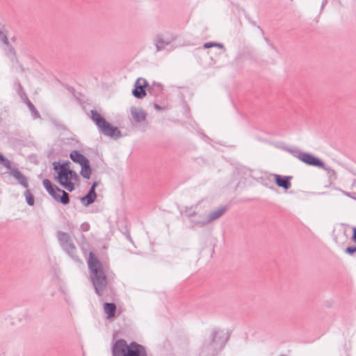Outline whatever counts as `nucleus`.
<instances>
[{
	"label": "nucleus",
	"instance_id": "nucleus-1",
	"mask_svg": "<svg viewBox=\"0 0 356 356\" xmlns=\"http://www.w3.org/2000/svg\"><path fill=\"white\" fill-rule=\"evenodd\" d=\"M70 165V161L54 162L53 167L57 174L55 180L67 191L72 192L75 188L79 177L76 172L72 170Z\"/></svg>",
	"mask_w": 356,
	"mask_h": 356
},
{
	"label": "nucleus",
	"instance_id": "nucleus-2",
	"mask_svg": "<svg viewBox=\"0 0 356 356\" xmlns=\"http://www.w3.org/2000/svg\"><path fill=\"white\" fill-rule=\"evenodd\" d=\"M88 265L95 292L98 296H102L107 286V277L101 263L92 252L89 254Z\"/></svg>",
	"mask_w": 356,
	"mask_h": 356
},
{
	"label": "nucleus",
	"instance_id": "nucleus-3",
	"mask_svg": "<svg viewBox=\"0 0 356 356\" xmlns=\"http://www.w3.org/2000/svg\"><path fill=\"white\" fill-rule=\"evenodd\" d=\"M113 356H147L143 346L135 342L127 344L123 339L118 340L113 347Z\"/></svg>",
	"mask_w": 356,
	"mask_h": 356
},
{
	"label": "nucleus",
	"instance_id": "nucleus-4",
	"mask_svg": "<svg viewBox=\"0 0 356 356\" xmlns=\"http://www.w3.org/2000/svg\"><path fill=\"white\" fill-rule=\"evenodd\" d=\"M285 150L308 165L318 167L327 172L332 170V169L330 167L326 166V165L320 159L311 153L302 152L297 147H286Z\"/></svg>",
	"mask_w": 356,
	"mask_h": 356
},
{
	"label": "nucleus",
	"instance_id": "nucleus-5",
	"mask_svg": "<svg viewBox=\"0 0 356 356\" xmlns=\"http://www.w3.org/2000/svg\"><path fill=\"white\" fill-rule=\"evenodd\" d=\"M91 118L104 135L114 139H118L121 137L122 134L118 128L107 122L105 118L97 111H91Z\"/></svg>",
	"mask_w": 356,
	"mask_h": 356
},
{
	"label": "nucleus",
	"instance_id": "nucleus-6",
	"mask_svg": "<svg viewBox=\"0 0 356 356\" xmlns=\"http://www.w3.org/2000/svg\"><path fill=\"white\" fill-rule=\"evenodd\" d=\"M43 186L48 193L58 202L63 204L69 203L68 194L58 186L53 185L49 179L43 180Z\"/></svg>",
	"mask_w": 356,
	"mask_h": 356
},
{
	"label": "nucleus",
	"instance_id": "nucleus-7",
	"mask_svg": "<svg viewBox=\"0 0 356 356\" xmlns=\"http://www.w3.org/2000/svg\"><path fill=\"white\" fill-rule=\"evenodd\" d=\"M147 86V82L143 79H137L135 84V89L133 90V95L137 98H142L146 95L145 88Z\"/></svg>",
	"mask_w": 356,
	"mask_h": 356
},
{
	"label": "nucleus",
	"instance_id": "nucleus-8",
	"mask_svg": "<svg viewBox=\"0 0 356 356\" xmlns=\"http://www.w3.org/2000/svg\"><path fill=\"white\" fill-rule=\"evenodd\" d=\"M291 177L282 176L279 175H275V182L279 186L282 187L285 190H288L291 188V184L290 179Z\"/></svg>",
	"mask_w": 356,
	"mask_h": 356
},
{
	"label": "nucleus",
	"instance_id": "nucleus-9",
	"mask_svg": "<svg viewBox=\"0 0 356 356\" xmlns=\"http://www.w3.org/2000/svg\"><path fill=\"white\" fill-rule=\"evenodd\" d=\"M131 114L133 119L138 122L144 121L146 118L145 112L139 107H132L131 108Z\"/></svg>",
	"mask_w": 356,
	"mask_h": 356
},
{
	"label": "nucleus",
	"instance_id": "nucleus-10",
	"mask_svg": "<svg viewBox=\"0 0 356 356\" xmlns=\"http://www.w3.org/2000/svg\"><path fill=\"white\" fill-rule=\"evenodd\" d=\"M70 159L75 163H79L80 165H86L88 163V159L80 154L78 151H72L70 155Z\"/></svg>",
	"mask_w": 356,
	"mask_h": 356
},
{
	"label": "nucleus",
	"instance_id": "nucleus-11",
	"mask_svg": "<svg viewBox=\"0 0 356 356\" xmlns=\"http://www.w3.org/2000/svg\"><path fill=\"white\" fill-rule=\"evenodd\" d=\"M226 210H227L226 207H220V208L217 209L216 210L211 212L207 216V222H210L213 220H215L219 218L220 216H222L225 213Z\"/></svg>",
	"mask_w": 356,
	"mask_h": 356
},
{
	"label": "nucleus",
	"instance_id": "nucleus-12",
	"mask_svg": "<svg viewBox=\"0 0 356 356\" xmlns=\"http://www.w3.org/2000/svg\"><path fill=\"white\" fill-rule=\"evenodd\" d=\"M116 305L114 303H104V310L108 319H113L115 316Z\"/></svg>",
	"mask_w": 356,
	"mask_h": 356
},
{
	"label": "nucleus",
	"instance_id": "nucleus-13",
	"mask_svg": "<svg viewBox=\"0 0 356 356\" xmlns=\"http://www.w3.org/2000/svg\"><path fill=\"white\" fill-rule=\"evenodd\" d=\"M97 197L95 191H90L88 193L81 199V202L83 204L88 206L95 202Z\"/></svg>",
	"mask_w": 356,
	"mask_h": 356
},
{
	"label": "nucleus",
	"instance_id": "nucleus-14",
	"mask_svg": "<svg viewBox=\"0 0 356 356\" xmlns=\"http://www.w3.org/2000/svg\"><path fill=\"white\" fill-rule=\"evenodd\" d=\"M81 175L85 179H90L92 174V169L90 166V162L88 161V163H87L86 165H81Z\"/></svg>",
	"mask_w": 356,
	"mask_h": 356
},
{
	"label": "nucleus",
	"instance_id": "nucleus-15",
	"mask_svg": "<svg viewBox=\"0 0 356 356\" xmlns=\"http://www.w3.org/2000/svg\"><path fill=\"white\" fill-rule=\"evenodd\" d=\"M10 174L15 178H16L21 184L24 185V186H27L26 178L19 171L17 170H12L10 171Z\"/></svg>",
	"mask_w": 356,
	"mask_h": 356
},
{
	"label": "nucleus",
	"instance_id": "nucleus-16",
	"mask_svg": "<svg viewBox=\"0 0 356 356\" xmlns=\"http://www.w3.org/2000/svg\"><path fill=\"white\" fill-rule=\"evenodd\" d=\"M0 164L5 168H10V162L3 154H0Z\"/></svg>",
	"mask_w": 356,
	"mask_h": 356
},
{
	"label": "nucleus",
	"instance_id": "nucleus-17",
	"mask_svg": "<svg viewBox=\"0 0 356 356\" xmlns=\"http://www.w3.org/2000/svg\"><path fill=\"white\" fill-rule=\"evenodd\" d=\"M356 252V245L349 246L345 250V252L349 254H353Z\"/></svg>",
	"mask_w": 356,
	"mask_h": 356
},
{
	"label": "nucleus",
	"instance_id": "nucleus-18",
	"mask_svg": "<svg viewBox=\"0 0 356 356\" xmlns=\"http://www.w3.org/2000/svg\"><path fill=\"white\" fill-rule=\"evenodd\" d=\"M26 200H27V202L29 205H33V203H34V198L33 197L29 194V193H27L26 195Z\"/></svg>",
	"mask_w": 356,
	"mask_h": 356
},
{
	"label": "nucleus",
	"instance_id": "nucleus-19",
	"mask_svg": "<svg viewBox=\"0 0 356 356\" xmlns=\"http://www.w3.org/2000/svg\"><path fill=\"white\" fill-rule=\"evenodd\" d=\"M353 241L356 243V227H353Z\"/></svg>",
	"mask_w": 356,
	"mask_h": 356
},
{
	"label": "nucleus",
	"instance_id": "nucleus-20",
	"mask_svg": "<svg viewBox=\"0 0 356 356\" xmlns=\"http://www.w3.org/2000/svg\"><path fill=\"white\" fill-rule=\"evenodd\" d=\"M98 186V182L95 181L90 188V191H95V188Z\"/></svg>",
	"mask_w": 356,
	"mask_h": 356
},
{
	"label": "nucleus",
	"instance_id": "nucleus-21",
	"mask_svg": "<svg viewBox=\"0 0 356 356\" xmlns=\"http://www.w3.org/2000/svg\"><path fill=\"white\" fill-rule=\"evenodd\" d=\"M213 46H214V44H213V43H205V44H204V48H207H207H210V47H213Z\"/></svg>",
	"mask_w": 356,
	"mask_h": 356
},
{
	"label": "nucleus",
	"instance_id": "nucleus-22",
	"mask_svg": "<svg viewBox=\"0 0 356 356\" xmlns=\"http://www.w3.org/2000/svg\"><path fill=\"white\" fill-rule=\"evenodd\" d=\"M346 195L353 199H355L356 197V193H346Z\"/></svg>",
	"mask_w": 356,
	"mask_h": 356
},
{
	"label": "nucleus",
	"instance_id": "nucleus-23",
	"mask_svg": "<svg viewBox=\"0 0 356 356\" xmlns=\"http://www.w3.org/2000/svg\"><path fill=\"white\" fill-rule=\"evenodd\" d=\"M2 38H3V41L5 43H7V41H8L7 38H6L5 35H3V36H2Z\"/></svg>",
	"mask_w": 356,
	"mask_h": 356
},
{
	"label": "nucleus",
	"instance_id": "nucleus-24",
	"mask_svg": "<svg viewBox=\"0 0 356 356\" xmlns=\"http://www.w3.org/2000/svg\"><path fill=\"white\" fill-rule=\"evenodd\" d=\"M257 28H258V29L259 30V31L261 32V33L262 35H264V31L261 29V27H260L259 26H257Z\"/></svg>",
	"mask_w": 356,
	"mask_h": 356
},
{
	"label": "nucleus",
	"instance_id": "nucleus-25",
	"mask_svg": "<svg viewBox=\"0 0 356 356\" xmlns=\"http://www.w3.org/2000/svg\"><path fill=\"white\" fill-rule=\"evenodd\" d=\"M327 3V0H324L322 3V8Z\"/></svg>",
	"mask_w": 356,
	"mask_h": 356
},
{
	"label": "nucleus",
	"instance_id": "nucleus-26",
	"mask_svg": "<svg viewBox=\"0 0 356 356\" xmlns=\"http://www.w3.org/2000/svg\"><path fill=\"white\" fill-rule=\"evenodd\" d=\"M355 200H356V197H355Z\"/></svg>",
	"mask_w": 356,
	"mask_h": 356
}]
</instances>
